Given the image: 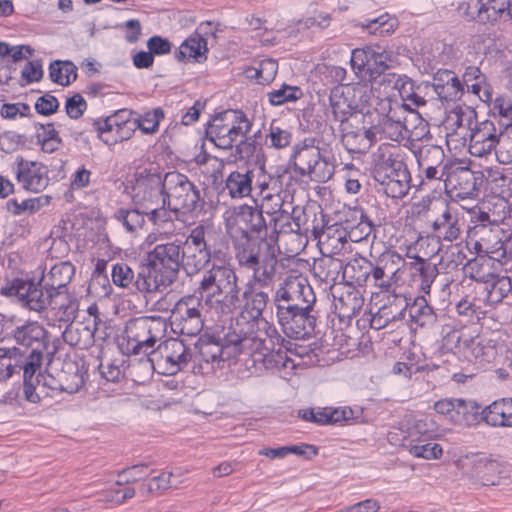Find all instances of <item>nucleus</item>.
Wrapping results in <instances>:
<instances>
[{"label":"nucleus","instance_id":"f257e3e1","mask_svg":"<svg viewBox=\"0 0 512 512\" xmlns=\"http://www.w3.org/2000/svg\"><path fill=\"white\" fill-rule=\"evenodd\" d=\"M316 295L308 280L302 276L288 277L276 290L273 303L276 318L285 335L307 339L316 335Z\"/></svg>","mask_w":512,"mask_h":512},{"label":"nucleus","instance_id":"f03ea898","mask_svg":"<svg viewBox=\"0 0 512 512\" xmlns=\"http://www.w3.org/2000/svg\"><path fill=\"white\" fill-rule=\"evenodd\" d=\"M235 260L240 268L252 271V282L259 288L270 286L276 276L278 250L265 238L253 237L247 230H234L231 234Z\"/></svg>","mask_w":512,"mask_h":512},{"label":"nucleus","instance_id":"7ed1b4c3","mask_svg":"<svg viewBox=\"0 0 512 512\" xmlns=\"http://www.w3.org/2000/svg\"><path fill=\"white\" fill-rule=\"evenodd\" d=\"M257 286L258 284L250 279L244 288H241L239 306L236 307V311L238 310L239 313L224 334V340L227 345L241 341L244 344L249 343L251 337L257 335L261 325L267 327L266 334L269 338L278 335L277 329L270 325L263 317V313L270 300L269 294L258 289Z\"/></svg>","mask_w":512,"mask_h":512},{"label":"nucleus","instance_id":"20e7f679","mask_svg":"<svg viewBox=\"0 0 512 512\" xmlns=\"http://www.w3.org/2000/svg\"><path fill=\"white\" fill-rule=\"evenodd\" d=\"M205 302L215 303L217 312L230 315L239 306V276L230 263H212L203 271L195 290Z\"/></svg>","mask_w":512,"mask_h":512},{"label":"nucleus","instance_id":"39448f33","mask_svg":"<svg viewBox=\"0 0 512 512\" xmlns=\"http://www.w3.org/2000/svg\"><path fill=\"white\" fill-rule=\"evenodd\" d=\"M372 177L377 191L387 197L400 199L410 189L411 175L407 165L388 145L380 146L373 154Z\"/></svg>","mask_w":512,"mask_h":512},{"label":"nucleus","instance_id":"423d86ee","mask_svg":"<svg viewBox=\"0 0 512 512\" xmlns=\"http://www.w3.org/2000/svg\"><path fill=\"white\" fill-rule=\"evenodd\" d=\"M1 294L7 297H16L23 307L31 311L41 312L50 306L52 309L62 311L61 320H73L76 315L77 304L65 303L47 293L41 280L35 283L31 280L14 278L1 288Z\"/></svg>","mask_w":512,"mask_h":512},{"label":"nucleus","instance_id":"0eeeda50","mask_svg":"<svg viewBox=\"0 0 512 512\" xmlns=\"http://www.w3.org/2000/svg\"><path fill=\"white\" fill-rule=\"evenodd\" d=\"M182 240L157 244L143 262L155 292L169 287L182 267Z\"/></svg>","mask_w":512,"mask_h":512},{"label":"nucleus","instance_id":"6e6552de","mask_svg":"<svg viewBox=\"0 0 512 512\" xmlns=\"http://www.w3.org/2000/svg\"><path fill=\"white\" fill-rule=\"evenodd\" d=\"M163 203L183 216H198L205 211L206 205L200 187L178 171L164 174Z\"/></svg>","mask_w":512,"mask_h":512},{"label":"nucleus","instance_id":"1a4fd4ad","mask_svg":"<svg viewBox=\"0 0 512 512\" xmlns=\"http://www.w3.org/2000/svg\"><path fill=\"white\" fill-rule=\"evenodd\" d=\"M251 127L252 123L242 110L228 109L216 114L207 123L205 136L216 147L228 150L241 136L248 134Z\"/></svg>","mask_w":512,"mask_h":512},{"label":"nucleus","instance_id":"9d476101","mask_svg":"<svg viewBox=\"0 0 512 512\" xmlns=\"http://www.w3.org/2000/svg\"><path fill=\"white\" fill-rule=\"evenodd\" d=\"M2 328L10 330L3 337V340H12L16 344L11 348L19 350V357L26 354L44 353L49 345L48 332L38 321L25 320L15 321L13 318H6L0 314Z\"/></svg>","mask_w":512,"mask_h":512},{"label":"nucleus","instance_id":"9b49d317","mask_svg":"<svg viewBox=\"0 0 512 512\" xmlns=\"http://www.w3.org/2000/svg\"><path fill=\"white\" fill-rule=\"evenodd\" d=\"M165 323L160 318L140 317L132 319L125 328V340L121 349L129 355L147 354L163 337Z\"/></svg>","mask_w":512,"mask_h":512},{"label":"nucleus","instance_id":"f8f14e48","mask_svg":"<svg viewBox=\"0 0 512 512\" xmlns=\"http://www.w3.org/2000/svg\"><path fill=\"white\" fill-rule=\"evenodd\" d=\"M392 62L393 53L380 46H366L352 51V68L363 81L372 82L383 76V82H387L385 75Z\"/></svg>","mask_w":512,"mask_h":512},{"label":"nucleus","instance_id":"ddd939ff","mask_svg":"<svg viewBox=\"0 0 512 512\" xmlns=\"http://www.w3.org/2000/svg\"><path fill=\"white\" fill-rule=\"evenodd\" d=\"M203 305L194 296L183 297L171 309L170 324L175 333L187 336L198 335L203 327Z\"/></svg>","mask_w":512,"mask_h":512},{"label":"nucleus","instance_id":"4468645a","mask_svg":"<svg viewBox=\"0 0 512 512\" xmlns=\"http://www.w3.org/2000/svg\"><path fill=\"white\" fill-rule=\"evenodd\" d=\"M227 346H233L235 354L247 353L251 355L254 364H262L266 370H282L288 367L291 362L286 351L281 348L269 349L265 345V340L258 335L251 337L249 343L241 341L239 343H231Z\"/></svg>","mask_w":512,"mask_h":512},{"label":"nucleus","instance_id":"2eb2a0df","mask_svg":"<svg viewBox=\"0 0 512 512\" xmlns=\"http://www.w3.org/2000/svg\"><path fill=\"white\" fill-rule=\"evenodd\" d=\"M132 200L136 207L143 210L161 204L164 197V175L144 169L136 173Z\"/></svg>","mask_w":512,"mask_h":512},{"label":"nucleus","instance_id":"dca6fc26","mask_svg":"<svg viewBox=\"0 0 512 512\" xmlns=\"http://www.w3.org/2000/svg\"><path fill=\"white\" fill-rule=\"evenodd\" d=\"M253 187L259 188L260 192L268 188L265 173L257 171L255 165H237L236 170L230 172L225 180V189L233 199L250 196Z\"/></svg>","mask_w":512,"mask_h":512},{"label":"nucleus","instance_id":"f3484780","mask_svg":"<svg viewBox=\"0 0 512 512\" xmlns=\"http://www.w3.org/2000/svg\"><path fill=\"white\" fill-rule=\"evenodd\" d=\"M483 182L484 175L481 171L457 167L446 176L445 189L459 199L476 198Z\"/></svg>","mask_w":512,"mask_h":512},{"label":"nucleus","instance_id":"a211bd4d","mask_svg":"<svg viewBox=\"0 0 512 512\" xmlns=\"http://www.w3.org/2000/svg\"><path fill=\"white\" fill-rule=\"evenodd\" d=\"M111 277L114 285L131 293L146 295L155 292L143 263L135 272L127 263L117 262L112 266Z\"/></svg>","mask_w":512,"mask_h":512},{"label":"nucleus","instance_id":"6ab92c4d","mask_svg":"<svg viewBox=\"0 0 512 512\" xmlns=\"http://www.w3.org/2000/svg\"><path fill=\"white\" fill-rule=\"evenodd\" d=\"M461 468L472 480L482 485H494L499 463L484 453H471L459 461Z\"/></svg>","mask_w":512,"mask_h":512},{"label":"nucleus","instance_id":"aec40b11","mask_svg":"<svg viewBox=\"0 0 512 512\" xmlns=\"http://www.w3.org/2000/svg\"><path fill=\"white\" fill-rule=\"evenodd\" d=\"M74 274V265L69 261H62L53 265L49 272L43 275L41 282L44 283L46 292L54 294L58 300L65 303H76L67 292V285L71 282Z\"/></svg>","mask_w":512,"mask_h":512},{"label":"nucleus","instance_id":"412c9836","mask_svg":"<svg viewBox=\"0 0 512 512\" xmlns=\"http://www.w3.org/2000/svg\"><path fill=\"white\" fill-rule=\"evenodd\" d=\"M16 177L22 187L34 193L43 191L49 184L48 168L39 162L17 159Z\"/></svg>","mask_w":512,"mask_h":512},{"label":"nucleus","instance_id":"4be33fe9","mask_svg":"<svg viewBox=\"0 0 512 512\" xmlns=\"http://www.w3.org/2000/svg\"><path fill=\"white\" fill-rule=\"evenodd\" d=\"M471 129L469 152L476 157H484L497 147L498 133L491 120L476 123Z\"/></svg>","mask_w":512,"mask_h":512},{"label":"nucleus","instance_id":"5701e85b","mask_svg":"<svg viewBox=\"0 0 512 512\" xmlns=\"http://www.w3.org/2000/svg\"><path fill=\"white\" fill-rule=\"evenodd\" d=\"M474 234L479 239L474 244V249L483 256L493 255L489 258H502L504 240L500 237L503 229L498 225L478 224L474 227Z\"/></svg>","mask_w":512,"mask_h":512},{"label":"nucleus","instance_id":"b1692460","mask_svg":"<svg viewBox=\"0 0 512 512\" xmlns=\"http://www.w3.org/2000/svg\"><path fill=\"white\" fill-rule=\"evenodd\" d=\"M323 221L324 214L322 212H320V219H318L316 213L304 208L292 207L293 233L311 232L314 238H318L319 241H322L324 237L330 238L333 226L324 229Z\"/></svg>","mask_w":512,"mask_h":512},{"label":"nucleus","instance_id":"393cba45","mask_svg":"<svg viewBox=\"0 0 512 512\" xmlns=\"http://www.w3.org/2000/svg\"><path fill=\"white\" fill-rule=\"evenodd\" d=\"M210 26V22L201 23L199 28L180 45L177 51H175V58L178 61L194 59L199 63L206 60V53L208 52L207 40L199 31L208 34L209 31L207 28Z\"/></svg>","mask_w":512,"mask_h":512},{"label":"nucleus","instance_id":"a878e982","mask_svg":"<svg viewBox=\"0 0 512 512\" xmlns=\"http://www.w3.org/2000/svg\"><path fill=\"white\" fill-rule=\"evenodd\" d=\"M235 219L239 225H244V227L238 226L235 230H247L250 235L268 237V221L257 206L240 205L235 209Z\"/></svg>","mask_w":512,"mask_h":512},{"label":"nucleus","instance_id":"bb28decb","mask_svg":"<svg viewBox=\"0 0 512 512\" xmlns=\"http://www.w3.org/2000/svg\"><path fill=\"white\" fill-rule=\"evenodd\" d=\"M432 87L444 101H456L463 95V84L451 70H438L433 76Z\"/></svg>","mask_w":512,"mask_h":512},{"label":"nucleus","instance_id":"cd10ccee","mask_svg":"<svg viewBox=\"0 0 512 512\" xmlns=\"http://www.w3.org/2000/svg\"><path fill=\"white\" fill-rule=\"evenodd\" d=\"M434 236L445 242L456 241L461 235V224L457 212L447 204L432 224Z\"/></svg>","mask_w":512,"mask_h":512},{"label":"nucleus","instance_id":"c85d7f7f","mask_svg":"<svg viewBox=\"0 0 512 512\" xmlns=\"http://www.w3.org/2000/svg\"><path fill=\"white\" fill-rule=\"evenodd\" d=\"M321 154L320 148L314 145V139H305L296 144L291 155L295 171L301 176H306L311 172L313 165L319 161Z\"/></svg>","mask_w":512,"mask_h":512},{"label":"nucleus","instance_id":"c756f323","mask_svg":"<svg viewBox=\"0 0 512 512\" xmlns=\"http://www.w3.org/2000/svg\"><path fill=\"white\" fill-rule=\"evenodd\" d=\"M237 165L253 166L265 173V156L261 143L253 138H243L235 146Z\"/></svg>","mask_w":512,"mask_h":512},{"label":"nucleus","instance_id":"7c9ffc66","mask_svg":"<svg viewBox=\"0 0 512 512\" xmlns=\"http://www.w3.org/2000/svg\"><path fill=\"white\" fill-rule=\"evenodd\" d=\"M164 358L167 363L165 375H175L187 366L192 358L191 350L178 339L164 341Z\"/></svg>","mask_w":512,"mask_h":512},{"label":"nucleus","instance_id":"2f4dec72","mask_svg":"<svg viewBox=\"0 0 512 512\" xmlns=\"http://www.w3.org/2000/svg\"><path fill=\"white\" fill-rule=\"evenodd\" d=\"M412 281L414 285L425 295H429L431 286L439 274L436 264L420 256L415 257L411 263Z\"/></svg>","mask_w":512,"mask_h":512},{"label":"nucleus","instance_id":"473e14b6","mask_svg":"<svg viewBox=\"0 0 512 512\" xmlns=\"http://www.w3.org/2000/svg\"><path fill=\"white\" fill-rule=\"evenodd\" d=\"M387 83L392 84V88L397 90L403 101H410L413 105L419 107L426 104L424 97L419 94L421 85H416L415 81L406 75L388 73L385 75Z\"/></svg>","mask_w":512,"mask_h":512},{"label":"nucleus","instance_id":"72a5a7b5","mask_svg":"<svg viewBox=\"0 0 512 512\" xmlns=\"http://www.w3.org/2000/svg\"><path fill=\"white\" fill-rule=\"evenodd\" d=\"M364 298L359 290L348 286L339 296L334 295V306L340 319H351L361 311Z\"/></svg>","mask_w":512,"mask_h":512},{"label":"nucleus","instance_id":"f704fd0d","mask_svg":"<svg viewBox=\"0 0 512 512\" xmlns=\"http://www.w3.org/2000/svg\"><path fill=\"white\" fill-rule=\"evenodd\" d=\"M182 267L188 275L200 272L212 261L211 248H192L182 245Z\"/></svg>","mask_w":512,"mask_h":512},{"label":"nucleus","instance_id":"c9c22d12","mask_svg":"<svg viewBox=\"0 0 512 512\" xmlns=\"http://www.w3.org/2000/svg\"><path fill=\"white\" fill-rule=\"evenodd\" d=\"M374 230V224L372 220L366 216L357 225L350 226V229L346 232H340L337 228L333 227V231L330 234V238L327 241H331L333 248H338L337 244H344L346 237L348 236L352 242H360L366 239Z\"/></svg>","mask_w":512,"mask_h":512},{"label":"nucleus","instance_id":"e433bc0d","mask_svg":"<svg viewBox=\"0 0 512 512\" xmlns=\"http://www.w3.org/2000/svg\"><path fill=\"white\" fill-rule=\"evenodd\" d=\"M343 268L344 262L341 259L324 255L314 261L312 273L319 281L329 284L336 282Z\"/></svg>","mask_w":512,"mask_h":512},{"label":"nucleus","instance_id":"4c0bfd02","mask_svg":"<svg viewBox=\"0 0 512 512\" xmlns=\"http://www.w3.org/2000/svg\"><path fill=\"white\" fill-rule=\"evenodd\" d=\"M481 405L470 399L458 398L456 400V410L454 413L453 424L460 426H475L482 422Z\"/></svg>","mask_w":512,"mask_h":512},{"label":"nucleus","instance_id":"58836bf2","mask_svg":"<svg viewBox=\"0 0 512 512\" xmlns=\"http://www.w3.org/2000/svg\"><path fill=\"white\" fill-rule=\"evenodd\" d=\"M136 112L130 109H120L107 116L106 118L94 120L92 125L98 133V137L101 139V135L106 136L107 134L113 133L118 128L126 125L129 121L135 119Z\"/></svg>","mask_w":512,"mask_h":512},{"label":"nucleus","instance_id":"ea45409f","mask_svg":"<svg viewBox=\"0 0 512 512\" xmlns=\"http://www.w3.org/2000/svg\"><path fill=\"white\" fill-rule=\"evenodd\" d=\"M406 311H408L411 322L420 327L431 326L437 320L436 313L424 295L416 297L412 304L408 303Z\"/></svg>","mask_w":512,"mask_h":512},{"label":"nucleus","instance_id":"a19ab883","mask_svg":"<svg viewBox=\"0 0 512 512\" xmlns=\"http://www.w3.org/2000/svg\"><path fill=\"white\" fill-rule=\"evenodd\" d=\"M370 261L364 257L351 259L344 263L343 278L357 286H367L370 283Z\"/></svg>","mask_w":512,"mask_h":512},{"label":"nucleus","instance_id":"79ce46f5","mask_svg":"<svg viewBox=\"0 0 512 512\" xmlns=\"http://www.w3.org/2000/svg\"><path fill=\"white\" fill-rule=\"evenodd\" d=\"M413 153L417 160L418 168H432L433 166L449 164L448 162H445L446 156L444 150L439 145H421L417 149L413 150Z\"/></svg>","mask_w":512,"mask_h":512},{"label":"nucleus","instance_id":"37998d69","mask_svg":"<svg viewBox=\"0 0 512 512\" xmlns=\"http://www.w3.org/2000/svg\"><path fill=\"white\" fill-rule=\"evenodd\" d=\"M491 260V258L478 254L477 257L465 262L463 272L472 280L488 284L494 274L490 272Z\"/></svg>","mask_w":512,"mask_h":512},{"label":"nucleus","instance_id":"c03bdc74","mask_svg":"<svg viewBox=\"0 0 512 512\" xmlns=\"http://www.w3.org/2000/svg\"><path fill=\"white\" fill-rule=\"evenodd\" d=\"M49 77L58 85L69 86L77 79V66L69 60H55L49 65Z\"/></svg>","mask_w":512,"mask_h":512},{"label":"nucleus","instance_id":"a18cd8bd","mask_svg":"<svg viewBox=\"0 0 512 512\" xmlns=\"http://www.w3.org/2000/svg\"><path fill=\"white\" fill-rule=\"evenodd\" d=\"M486 301L495 305L501 303L512 291V281L508 276L493 274L488 284H485Z\"/></svg>","mask_w":512,"mask_h":512},{"label":"nucleus","instance_id":"49530a36","mask_svg":"<svg viewBox=\"0 0 512 512\" xmlns=\"http://www.w3.org/2000/svg\"><path fill=\"white\" fill-rule=\"evenodd\" d=\"M473 8L479 22L496 21L509 8V0H477Z\"/></svg>","mask_w":512,"mask_h":512},{"label":"nucleus","instance_id":"de8ad7c7","mask_svg":"<svg viewBox=\"0 0 512 512\" xmlns=\"http://www.w3.org/2000/svg\"><path fill=\"white\" fill-rule=\"evenodd\" d=\"M398 302L399 310L396 313L388 312V308H380L379 311L372 316L371 327L373 329H382L393 321L401 320L405 317L408 301L406 297H394V302Z\"/></svg>","mask_w":512,"mask_h":512},{"label":"nucleus","instance_id":"09e8293b","mask_svg":"<svg viewBox=\"0 0 512 512\" xmlns=\"http://www.w3.org/2000/svg\"><path fill=\"white\" fill-rule=\"evenodd\" d=\"M49 202V196H39L23 200L22 202H18L17 199H10L7 201L6 206L9 212L13 215L19 216L25 212L33 214L43 206L48 205Z\"/></svg>","mask_w":512,"mask_h":512},{"label":"nucleus","instance_id":"8fccbe9b","mask_svg":"<svg viewBox=\"0 0 512 512\" xmlns=\"http://www.w3.org/2000/svg\"><path fill=\"white\" fill-rule=\"evenodd\" d=\"M482 422L492 427H506L505 422V398L496 400L486 407L481 406Z\"/></svg>","mask_w":512,"mask_h":512},{"label":"nucleus","instance_id":"3c124183","mask_svg":"<svg viewBox=\"0 0 512 512\" xmlns=\"http://www.w3.org/2000/svg\"><path fill=\"white\" fill-rule=\"evenodd\" d=\"M359 25L372 35H389L395 30V20L390 19L387 13L377 18L360 22Z\"/></svg>","mask_w":512,"mask_h":512},{"label":"nucleus","instance_id":"603ef678","mask_svg":"<svg viewBox=\"0 0 512 512\" xmlns=\"http://www.w3.org/2000/svg\"><path fill=\"white\" fill-rule=\"evenodd\" d=\"M39 129L43 132H37L38 143L41 144L42 150L47 153H52L59 149L62 140L59 137L58 131L54 128L53 123L46 125L39 124Z\"/></svg>","mask_w":512,"mask_h":512},{"label":"nucleus","instance_id":"864d4df0","mask_svg":"<svg viewBox=\"0 0 512 512\" xmlns=\"http://www.w3.org/2000/svg\"><path fill=\"white\" fill-rule=\"evenodd\" d=\"M303 95L302 90L298 86H290L283 84L279 89L268 92V100L271 105L279 106L287 102H294Z\"/></svg>","mask_w":512,"mask_h":512},{"label":"nucleus","instance_id":"5fc2aeb1","mask_svg":"<svg viewBox=\"0 0 512 512\" xmlns=\"http://www.w3.org/2000/svg\"><path fill=\"white\" fill-rule=\"evenodd\" d=\"M143 212L146 214L148 220L156 226H163L168 222H172V214L176 219L181 215L178 211L173 210L167 203H163V201H161V204H157V206L143 210Z\"/></svg>","mask_w":512,"mask_h":512},{"label":"nucleus","instance_id":"6e6d98bb","mask_svg":"<svg viewBox=\"0 0 512 512\" xmlns=\"http://www.w3.org/2000/svg\"><path fill=\"white\" fill-rule=\"evenodd\" d=\"M164 341L161 342L156 348H152L148 350V353L145 354L147 358L145 360L141 359L140 365L144 366L147 371H155L159 374L165 375V371H167V363L164 358Z\"/></svg>","mask_w":512,"mask_h":512},{"label":"nucleus","instance_id":"4d7b16f0","mask_svg":"<svg viewBox=\"0 0 512 512\" xmlns=\"http://www.w3.org/2000/svg\"><path fill=\"white\" fill-rule=\"evenodd\" d=\"M289 208L292 209L291 204H288L280 212L269 219L268 231L271 230V233L276 235L280 233H293L292 211L290 212Z\"/></svg>","mask_w":512,"mask_h":512},{"label":"nucleus","instance_id":"13d9d810","mask_svg":"<svg viewBox=\"0 0 512 512\" xmlns=\"http://www.w3.org/2000/svg\"><path fill=\"white\" fill-rule=\"evenodd\" d=\"M153 472L148 471V464L139 463L129 467H126L118 472V480L116 481L117 486H122L130 483H135L147 477Z\"/></svg>","mask_w":512,"mask_h":512},{"label":"nucleus","instance_id":"bf43d9fd","mask_svg":"<svg viewBox=\"0 0 512 512\" xmlns=\"http://www.w3.org/2000/svg\"><path fill=\"white\" fill-rule=\"evenodd\" d=\"M330 106L335 120L343 123L347 121L349 116L352 114V106L348 102L347 98L343 97L339 93L338 89L332 90L329 96Z\"/></svg>","mask_w":512,"mask_h":512},{"label":"nucleus","instance_id":"052dcab7","mask_svg":"<svg viewBox=\"0 0 512 512\" xmlns=\"http://www.w3.org/2000/svg\"><path fill=\"white\" fill-rule=\"evenodd\" d=\"M164 118V111L162 108L157 107L151 111L146 112L144 115L136 117L135 120L139 123V130L143 134H154L158 131L160 120Z\"/></svg>","mask_w":512,"mask_h":512},{"label":"nucleus","instance_id":"680f3d73","mask_svg":"<svg viewBox=\"0 0 512 512\" xmlns=\"http://www.w3.org/2000/svg\"><path fill=\"white\" fill-rule=\"evenodd\" d=\"M486 76L476 66H468L463 74V87L467 88L468 92L475 95H480L483 85H485Z\"/></svg>","mask_w":512,"mask_h":512},{"label":"nucleus","instance_id":"e2e57ef3","mask_svg":"<svg viewBox=\"0 0 512 512\" xmlns=\"http://www.w3.org/2000/svg\"><path fill=\"white\" fill-rule=\"evenodd\" d=\"M310 171L306 176L312 181L325 183L332 178L335 168L329 159L321 154L319 161L313 165Z\"/></svg>","mask_w":512,"mask_h":512},{"label":"nucleus","instance_id":"0e129e2a","mask_svg":"<svg viewBox=\"0 0 512 512\" xmlns=\"http://www.w3.org/2000/svg\"><path fill=\"white\" fill-rule=\"evenodd\" d=\"M512 129L500 132L497 138L496 156L500 163L508 164L512 162Z\"/></svg>","mask_w":512,"mask_h":512},{"label":"nucleus","instance_id":"69168bd1","mask_svg":"<svg viewBox=\"0 0 512 512\" xmlns=\"http://www.w3.org/2000/svg\"><path fill=\"white\" fill-rule=\"evenodd\" d=\"M370 269V283L378 287L381 292L390 293L393 287V279L390 277V275L385 270H383L378 261H376L375 264L370 261Z\"/></svg>","mask_w":512,"mask_h":512},{"label":"nucleus","instance_id":"338daca9","mask_svg":"<svg viewBox=\"0 0 512 512\" xmlns=\"http://www.w3.org/2000/svg\"><path fill=\"white\" fill-rule=\"evenodd\" d=\"M383 270H385L392 279L400 271L401 266L404 265V258L396 251H385L377 259Z\"/></svg>","mask_w":512,"mask_h":512},{"label":"nucleus","instance_id":"774afa93","mask_svg":"<svg viewBox=\"0 0 512 512\" xmlns=\"http://www.w3.org/2000/svg\"><path fill=\"white\" fill-rule=\"evenodd\" d=\"M137 129H139V123L134 119L118 128L113 133L107 134L106 136L101 135V140L107 145H114L129 140Z\"/></svg>","mask_w":512,"mask_h":512}]
</instances>
